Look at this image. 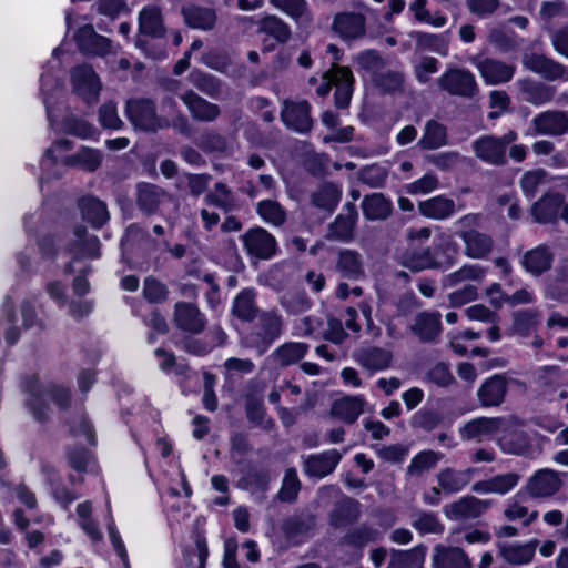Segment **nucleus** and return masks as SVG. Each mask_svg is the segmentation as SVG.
<instances>
[{
    "mask_svg": "<svg viewBox=\"0 0 568 568\" xmlns=\"http://www.w3.org/2000/svg\"><path fill=\"white\" fill-rule=\"evenodd\" d=\"M22 389L29 395L26 405L38 422L42 423L49 419L50 406L45 403V398L51 399L62 410L71 406V389L63 384L55 382L41 384L39 377L32 375L23 379Z\"/></svg>",
    "mask_w": 568,
    "mask_h": 568,
    "instance_id": "1",
    "label": "nucleus"
},
{
    "mask_svg": "<svg viewBox=\"0 0 568 568\" xmlns=\"http://www.w3.org/2000/svg\"><path fill=\"white\" fill-rule=\"evenodd\" d=\"M481 213H468L455 221V234L464 243V254L474 260L487 258L494 250V239L478 231L481 225Z\"/></svg>",
    "mask_w": 568,
    "mask_h": 568,
    "instance_id": "2",
    "label": "nucleus"
},
{
    "mask_svg": "<svg viewBox=\"0 0 568 568\" xmlns=\"http://www.w3.org/2000/svg\"><path fill=\"white\" fill-rule=\"evenodd\" d=\"M125 113L136 130L154 133L169 128V120L158 114L155 102L148 98L129 99Z\"/></svg>",
    "mask_w": 568,
    "mask_h": 568,
    "instance_id": "3",
    "label": "nucleus"
},
{
    "mask_svg": "<svg viewBox=\"0 0 568 568\" xmlns=\"http://www.w3.org/2000/svg\"><path fill=\"white\" fill-rule=\"evenodd\" d=\"M139 33L135 38V45L142 50L148 57L160 59L163 57L162 50H150L149 41L141 36H149L152 38H163L165 34V27L163 22L162 12L159 7L150 4L144 7L139 13Z\"/></svg>",
    "mask_w": 568,
    "mask_h": 568,
    "instance_id": "4",
    "label": "nucleus"
},
{
    "mask_svg": "<svg viewBox=\"0 0 568 568\" xmlns=\"http://www.w3.org/2000/svg\"><path fill=\"white\" fill-rule=\"evenodd\" d=\"M516 140L517 133L513 130L501 136L481 135L473 142V151L485 163L504 165L507 162V148Z\"/></svg>",
    "mask_w": 568,
    "mask_h": 568,
    "instance_id": "5",
    "label": "nucleus"
},
{
    "mask_svg": "<svg viewBox=\"0 0 568 568\" xmlns=\"http://www.w3.org/2000/svg\"><path fill=\"white\" fill-rule=\"evenodd\" d=\"M257 331L251 334V346L263 355L283 332V318L276 311L258 313Z\"/></svg>",
    "mask_w": 568,
    "mask_h": 568,
    "instance_id": "6",
    "label": "nucleus"
},
{
    "mask_svg": "<svg viewBox=\"0 0 568 568\" xmlns=\"http://www.w3.org/2000/svg\"><path fill=\"white\" fill-rule=\"evenodd\" d=\"M400 264L412 272L428 268L446 271L455 264V260L452 256L440 258L437 250L430 247H417L404 252Z\"/></svg>",
    "mask_w": 568,
    "mask_h": 568,
    "instance_id": "7",
    "label": "nucleus"
},
{
    "mask_svg": "<svg viewBox=\"0 0 568 568\" xmlns=\"http://www.w3.org/2000/svg\"><path fill=\"white\" fill-rule=\"evenodd\" d=\"M562 487L560 474L551 468L536 470L523 487V493L531 499H548Z\"/></svg>",
    "mask_w": 568,
    "mask_h": 568,
    "instance_id": "8",
    "label": "nucleus"
},
{
    "mask_svg": "<svg viewBox=\"0 0 568 568\" xmlns=\"http://www.w3.org/2000/svg\"><path fill=\"white\" fill-rule=\"evenodd\" d=\"M437 83L452 95L473 98L478 92L475 75L466 69L449 68L438 78Z\"/></svg>",
    "mask_w": 568,
    "mask_h": 568,
    "instance_id": "9",
    "label": "nucleus"
},
{
    "mask_svg": "<svg viewBox=\"0 0 568 568\" xmlns=\"http://www.w3.org/2000/svg\"><path fill=\"white\" fill-rule=\"evenodd\" d=\"M246 253L257 260H271L277 252L275 237L261 226L248 229L241 236Z\"/></svg>",
    "mask_w": 568,
    "mask_h": 568,
    "instance_id": "10",
    "label": "nucleus"
},
{
    "mask_svg": "<svg viewBox=\"0 0 568 568\" xmlns=\"http://www.w3.org/2000/svg\"><path fill=\"white\" fill-rule=\"evenodd\" d=\"M71 84L73 92L88 103L97 102L101 91V82L93 68L80 64L71 70Z\"/></svg>",
    "mask_w": 568,
    "mask_h": 568,
    "instance_id": "11",
    "label": "nucleus"
},
{
    "mask_svg": "<svg viewBox=\"0 0 568 568\" xmlns=\"http://www.w3.org/2000/svg\"><path fill=\"white\" fill-rule=\"evenodd\" d=\"M281 120L291 130L305 134L313 126L311 105L306 100H285L281 111Z\"/></svg>",
    "mask_w": 568,
    "mask_h": 568,
    "instance_id": "12",
    "label": "nucleus"
},
{
    "mask_svg": "<svg viewBox=\"0 0 568 568\" xmlns=\"http://www.w3.org/2000/svg\"><path fill=\"white\" fill-rule=\"evenodd\" d=\"M78 49L89 55L104 57L113 52L112 41L95 32L92 24H85L73 36Z\"/></svg>",
    "mask_w": 568,
    "mask_h": 568,
    "instance_id": "13",
    "label": "nucleus"
},
{
    "mask_svg": "<svg viewBox=\"0 0 568 568\" xmlns=\"http://www.w3.org/2000/svg\"><path fill=\"white\" fill-rule=\"evenodd\" d=\"M491 500H483L474 496H464L446 505L443 511L452 520L476 519L491 506Z\"/></svg>",
    "mask_w": 568,
    "mask_h": 568,
    "instance_id": "14",
    "label": "nucleus"
},
{
    "mask_svg": "<svg viewBox=\"0 0 568 568\" xmlns=\"http://www.w3.org/2000/svg\"><path fill=\"white\" fill-rule=\"evenodd\" d=\"M531 128L539 135H565L568 133V112L561 110L544 111L531 120Z\"/></svg>",
    "mask_w": 568,
    "mask_h": 568,
    "instance_id": "15",
    "label": "nucleus"
},
{
    "mask_svg": "<svg viewBox=\"0 0 568 568\" xmlns=\"http://www.w3.org/2000/svg\"><path fill=\"white\" fill-rule=\"evenodd\" d=\"M525 68L541 75L548 81L568 80L567 69L564 64L544 54L528 53L523 57Z\"/></svg>",
    "mask_w": 568,
    "mask_h": 568,
    "instance_id": "16",
    "label": "nucleus"
},
{
    "mask_svg": "<svg viewBox=\"0 0 568 568\" xmlns=\"http://www.w3.org/2000/svg\"><path fill=\"white\" fill-rule=\"evenodd\" d=\"M173 322L181 331L200 334L205 325L206 318L199 307L189 302H178L174 306Z\"/></svg>",
    "mask_w": 568,
    "mask_h": 568,
    "instance_id": "17",
    "label": "nucleus"
},
{
    "mask_svg": "<svg viewBox=\"0 0 568 568\" xmlns=\"http://www.w3.org/2000/svg\"><path fill=\"white\" fill-rule=\"evenodd\" d=\"M342 459V454L336 449L320 454H312L303 462V471L310 478L322 479L332 474Z\"/></svg>",
    "mask_w": 568,
    "mask_h": 568,
    "instance_id": "18",
    "label": "nucleus"
},
{
    "mask_svg": "<svg viewBox=\"0 0 568 568\" xmlns=\"http://www.w3.org/2000/svg\"><path fill=\"white\" fill-rule=\"evenodd\" d=\"M470 62L477 68L485 82L493 85L508 82L515 72L513 65L491 58L473 57Z\"/></svg>",
    "mask_w": 568,
    "mask_h": 568,
    "instance_id": "19",
    "label": "nucleus"
},
{
    "mask_svg": "<svg viewBox=\"0 0 568 568\" xmlns=\"http://www.w3.org/2000/svg\"><path fill=\"white\" fill-rule=\"evenodd\" d=\"M509 379L504 374L487 378L477 390V399L483 407L500 406L508 392Z\"/></svg>",
    "mask_w": 568,
    "mask_h": 568,
    "instance_id": "20",
    "label": "nucleus"
},
{
    "mask_svg": "<svg viewBox=\"0 0 568 568\" xmlns=\"http://www.w3.org/2000/svg\"><path fill=\"white\" fill-rule=\"evenodd\" d=\"M332 29L344 40H354L366 32V18L359 12H339L335 14Z\"/></svg>",
    "mask_w": 568,
    "mask_h": 568,
    "instance_id": "21",
    "label": "nucleus"
},
{
    "mask_svg": "<svg viewBox=\"0 0 568 568\" xmlns=\"http://www.w3.org/2000/svg\"><path fill=\"white\" fill-rule=\"evenodd\" d=\"M180 99L195 121L213 122L221 114V109L217 104L209 102L193 90H186L181 94Z\"/></svg>",
    "mask_w": 568,
    "mask_h": 568,
    "instance_id": "22",
    "label": "nucleus"
},
{
    "mask_svg": "<svg viewBox=\"0 0 568 568\" xmlns=\"http://www.w3.org/2000/svg\"><path fill=\"white\" fill-rule=\"evenodd\" d=\"M329 81H333L335 87V105L339 109L348 106L354 89V78L351 69L333 64L329 69Z\"/></svg>",
    "mask_w": 568,
    "mask_h": 568,
    "instance_id": "23",
    "label": "nucleus"
},
{
    "mask_svg": "<svg viewBox=\"0 0 568 568\" xmlns=\"http://www.w3.org/2000/svg\"><path fill=\"white\" fill-rule=\"evenodd\" d=\"M73 240L69 244L70 252L75 258L100 257V240L97 235L88 234L83 225H74Z\"/></svg>",
    "mask_w": 568,
    "mask_h": 568,
    "instance_id": "24",
    "label": "nucleus"
},
{
    "mask_svg": "<svg viewBox=\"0 0 568 568\" xmlns=\"http://www.w3.org/2000/svg\"><path fill=\"white\" fill-rule=\"evenodd\" d=\"M503 424L500 417H478L467 422L459 429L462 439L481 442L498 433Z\"/></svg>",
    "mask_w": 568,
    "mask_h": 568,
    "instance_id": "25",
    "label": "nucleus"
},
{
    "mask_svg": "<svg viewBox=\"0 0 568 568\" xmlns=\"http://www.w3.org/2000/svg\"><path fill=\"white\" fill-rule=\"evenodd\" d=\"M344 213L338 214L328 226V240L348 242L353 239L354 227L357 222L358 213L353 203L344 205Z\"/></svg>",
    "mask_w": 568,
    "mask_h": 568,
    "instance_id": "26",
    "label": "nucleus"
},
{
    "mask_svg": "<svg viewBox=\"0 0 568 568\" xmlns=\"http://www.w3.org/2000/svg\"><path fill=\"white\" fill-rule=\"evenodd\" d=\"M474 468L455 469L446 467L436 475L437 485L447 495L462 491L471 481L475 474Z\"/></svg>",
    "mask_w": 568,
    "mask_h": 568,
    "instance_id": "27",
    "label": "nucleus"
},
{
    "mask_svg": "<svg viewBox=\"0 0 568 568\" xmlns=\"http://www.w3.org/2000/svg\"><path fill=\"white\" fill-rule=\"evenodd\" d=\"M554 253L546 244L526 251L521 256V266L531 276H540L551 268Z\"/></svg>",
    "mask_w": 568,
    "mask_h": 568,
    "instance_id": "28",
    "label": "nucleus"
},
{
    "mask_svg": "<svg viewBox=\"0 0 568 568\" xmlns=\"http://www.w3.org/2000/svg\"><path fill=\"white\" fill-rule=\"evenodd\" d=\"M409 328L422 343H434L442 332L440 314L438 312H420Z\"/></svg>",
    "mask_w": 568,
    "mask_h": 568,
    "instance_id": "29",
    "label": "nucleus"
},
{
    "mask_svg": "<svg viewBox=\"0 0 568 568\" xmlns=\"http://www.w3.org/2000/svg\"><path fill=\"white\" fill-rule=\"evenodd\" d=\"M169 197V193L156 184L141 182L136 185V205L148 215L156 213Z\"/></svg>",
    "mask_w": 568,
    "mask_h": 568,
    "instance_id": "30",
    "label": "nucleus"
},
{
    "mask_svg": "<svg viewBox=\"0 0 568 568\" xmlns=\"http://www.w3.org/2000/svg\"><path fill=\"white\" fill-rule=\"evenodd\" d=\"M361 517V505L357 500L344 496L334 504L328 514V523L335 528H339L357 521Z\"/></svg>",
    "mask_w": 568,
    "mask_h": 568,
    "instance_id": "31",
    "label": "nucleus"
},
{
    "mask_svg": "<svg viewBox=\"0 0 568 568\" xmlns=\"http://www.w3.org/2000/svg\"><path fill=\"white\" fill-rule=\"evenodd\" d=\"M207 206L220 209L224 214H231L240 209L235 193L223 182H216L212 191L204 195Z\"/></svg>",
    "mask_w": 568,
    "mask_h": 568,
    "instance_id": "32",
    "label": "nucleus"
},
{
    "mask_svg": "<svg viewBox=\"0 0 568 568\" xmlns=\"http://www.w3.org/2000/svg\"><path fill=\"white\" fill-rule=\"evenodd\" d=\"M184 22L193 29L212 30L216 23V11L213 8L187 3L182 7Z\"/></svg>",
    "mask_w": 568,
    "mask_h": 568,
    "instance_id": "33",
    "label": "nucleus"
},
{
    "mask_svg": "<svg viewBox=\"0 0 568 568\" xmlns=\"http://www.w3.org/2000/svg\"><path fill=\"white\" fill-rule=\"evenodd\" d=\"M82 219L93 229H101L110 219L106 204L95 196H83L78 201Z\"/></svg>",
    "mask_w": 568,
    "mask_h": 568,
    "instance_id": "34",
    "label": "nucleus"
},
{
    "mask_svg": "<svg viewBox=\"0 0 568 568\" xmlns=\"http://www.w3.org/2000/svg\"><path fill=\"white\" fill-rule=\"evenodd\" d=\"M342 197V189L333 182L320 184L310 194L311 204L324 212L332 213L338 205Z\"/></svg>",
    "mask_w": 568,
    "mask_h": 568,
    "instance_id": "35",
    "label": "nucleus"
},
{
    "mask_svg": "<svg viewBox=\"0 0 568 568\" xmlns=\"http://www.w3.org/2000/svg\"><path fill=\"white\" fill-rule=\"evenodd\" d=\"M256 295V291L252 287L239 292L232 303V315L242 322H253L260 313Z\"/></svg>",
    "mask_w": 568,
    "mask_h": 568,
    "instance_id": "36",
    "label": "nucleus"
},
{
    "mask_svg": "<svg viewBox=\"0 0 568 568\" xmlns=\"http://www.w3.org/2000/svg\"><path fill=\"white\" fill-rule=\"evenodd\" d=\"M538 540L534 539L526 544H499L500 557L510 565H527L529 564L536 552Z\"/></svg>",
    "mask_w": 568,
    "mask_h": 568,
    "instance_id": "37",
    "label": "nucleus"
},
{
    "mask_svg": "<svg viewBox=\"0 0 568 568\" xmlns=\"http://www.w3.org/2000/svg\"><path fill=\"white\" fill-rule=\"evenodd\" d=\"M336 271L347 280H361L365 276L362 255L354 250L343 248L338 252Z\"/></svg>",
    "mask_w": 568,
    "mask_h": 568,
    "instance_id": "38",
    "label": "nucleus"
},
{
    "mask_svg": "<svg viewBox=\"0 0 568 568\" xmlns=\"http://www.w3.org/2000/svg\"><path fill=\"white\" fill-rule=\"evenodd\" d=\"M310 346L302 342H286L275 348L268 359L278 367H288L298 363L306 355Z\"/></svg>",
    "mask_w": 568,
    "mask_h": 568,
    "instance_id": "39",
    "label": "nucleus"
},
{
    "mask_svg": "<svg viewBox=\"0 0 568 568\" xmlns=\"http://www.w3.org/2000/svg\"><path fill=\"white\" fill-rule=\"evenodd\" d=\"M434 568H470L471 562L459 547L436 546L433 555Z\"/></svg>",
    "mask_w": 568,
    "mask_h": 568,
    "instance_id": "40",
    "label": "nucleus"
},
{
    "mask_svg": "<svg viewBox=\"0 0 568 568\" xmlns=\"http://www.w3.org/2000/svg\"><path fill=\"white\" fill-rule=\"evenodd\" d=\"M365 404L362 396H345L334 402L331 414L346 424H353L363 414Z\"/></svg>",
    "mask_w": 568,
    "mask_h": 568,
    "instance_id": "41",
    "label": "nucleus"
},
{
    "mask_svg": "<svg viewBox=\"0 0 568 568\" xmlns=\"http://www.w3.org/2000/svg\"><path fill=\"white\" fill-rule=\"evenodd\" d=\"M355 358L361 366L375 372L388 368L393 359V354L388 349L371 346L359 349L355 354Z\"/></svg>",
    "mask_w": 568,
    "mask_h": 568,
    "instance_id": "42",
    "label": "nucleus"
},
{
    "mask_svg": "<svg viewBox=\"0 0 568 568\" xmlns=\"http://www.w3.org/2000/svg\"><path fill=\"white\" fill-rule=\"evenodd\" d=\"M103 160L100 150L90 146H81L75 153L62 159V164L68 168H80L87 172L97 171Z\"/></svg>",
    "mask_w": 568,
    "mask_h": 568,
    "instance_id": "43",
    "label": "nucleus"
},
{
    "mask_svg": "<svg viewBox=\"0 0 568 568\" xmlns=\"http://www.w3.org/2000/svg\"><path fill=\"white\" fill-rule=\"evenodd\" d=\"M418 211L423 216L440 221L454 215L456 205L452 199L438 195L419 202Z\"/></svg>",
    "mask_w": 568,
    "mask_h": 568,
    "instance_id": "44",
    "label": "nucleus"
},
{
    "mask_svg": "<svg viewBox=\"0 0 568 568\" xmlns=\"http://www.w3.org/2000/svg\"><path fill=\"white\" fill-rule=\"evenodd\" d=\"M427 548L423 545L409 550L392 549L386 568H423Z\"/></svg>",
    "mask_w": 568,
    "mask_h": 568,
    "instance_id": "45",
    "label": "nucleus"
},
{
    "mask_svg": "<svg viewBox=\"0 0 568 568\" xmlns=\"http://www.w3.org/2000/svg\"><path fill=\"white\" fill-rule=\"evenodd\" d=\"M561 206L562 196L560 194L545 195L532 205L531 214L538 223H552L557 220Z\"/></svg>",
    "mask_w": 568,
    "mask_h": 568,
    "instance_id": "46",
    "label": "nucleus"
},
{
    "mask_svg": "<svg viewBox=\"0 0 568 568\" xmlns=\"http://www.w3.org/2000/svg\"><path fill=\"white\" fill-rule=\"evenodd\" d=\"M541 322V312L536 308H525L514 312L511 315V333L521 337H528Z\"/></svg>",
    "mask_w": 568,
    "mask_h": 568,
    "instance_id": "47",
    "label": "nucleus"
},
{
    "mask_svg": "<svg viewBox=\"0 0 568 568\" xmlns=\"http://www.w3.org/2000/svg\"><path fill=\"white\" fill-rule=\"evenodd\" d=\"M362 210L367 220L384 221L392 214V202L382 193H373L363 199Z\"/></svg>",
    "mask_w": 568,
    "mask_h": 568,
    "instance_id": "48",
    "label": "nucleus"
},
{
    "mask_svg": "<svg viewBox=\"0 0 568 568\" xmlns=\"http://www.w3.org/2000/svg\"><path fill=\"white\" fill-rule=\"evenodd\" d=\"M382 538V532L367 525L362 524L347 531L342 538V544L352 548L362 549L368 544L376 542Z\"/></svg>",
    "mask_w": 568,
    "mask_h": 568,
    "instance_id": "49",
    "label": "nucleus"
},
{
    "mask_svg": "<svg viewBox=\"0 0 568 568\" xmlns=\"http://www.w3.org/2000/svg\"><path fill=\"white\" fill-rule=\"evenodd\" d=\"M447 144L446 126L436 120L425 123L423 136L417 142L422 150H435Z\"/></svg>",
    "mask_w": 568,
    "mask_h": 568,
    "instance_id": "50",
    "label": "nucleus"
},
{
    "mask_svg": "<svg viewBox=\"0 0 568 568\" xmlns=\"http://www.w3.org/2000/svg\"><path fill=\"white\" fill-rule=\"evenodd\" d=\"M524 101L534 105H542L555 97V88L541 82L524 81L520 87Z\"/></svg>",
    "mask_w": 568,
    "mask_h": 568,
    "instance_id": "51",
    "label": "nucleus"
},
{
    "mask_svg": "<svg viewBox=\"0 0 568 568\" xmlns=\"http://www.w3.org/2000/svg\"><path fill=\"white\" fill-rule=\"evenodd\" d=\"M315 527V517L312 515H294L286 518L281 529L288 540H296L308 534Z\"/></svg>",
    "mask_w": 568,
    "mask_h": 568,
    "instance_id": "52",
    "label": "nucleus"
},
{
    "mask_svg": "<svg viewBox=\"0 0 568 568\" xmlns=\"http://www.w3.org/2000/svg\"><path fill=\"white\" fill-rule=\"evenodd\" d=\"M189 81L194 88L212 99H217L224 87L222 80L213 74L205 73L200 70H193L190 72Z\"/></svg>",
    "mask_w": 568,
    "mask_h": 568,
    "instance_id": "53",
    "label": "nucleus"
},
{
    "mask_svg": "<svg viewBox=\"0 0 568 568\" xmlns=\"http://www.w3.org/2000/svg\"><path fill=\"white\" fill-rule=\"evenodd\" d=\"M371 81L381 93L394 94L404 91L405 75L397 70L384 71L383 69L381 72L376 73Z\"/></svg>",
    "mask_w": 568,
    "mask_h": 568,
    "instance_id": "54",
    "label": "nucleus"
},
{
    "mask_svg": "<svg viewBox=\"0 0 568 568\" xmlns=\"http://www.w3.org/2000/svg\"><path fill=\"white\" fill-rule=\"evenodd\" d=\"M408 12L418 23H426L434 28H443L447 23V18L440 12L430 13L428 0H410Z\"/></svg>",
    "mask_w": 568,
    "mask_h": 568,
    "instance_id": "55",
    "label": "nucleus"
},
{
    "mask_svg": "<svg viewBox=\"0 0 568 568\" xmlns=\"http://www.w3.org/2000/svg\"><path fill=\"white\" fill-rule=\"evenodd\" d=\"M410 37L420 50H428L443 57L448 54L449 40L446 34L414 31Z\"/></svg>",
    "mask_w": 568,
    "mask_h": 568,
    "instance_id": "56",
    "label": "nucleus"
},
{
    "mask_svg": "<svg viewBox=\"0 0 568 568\" xmlns=\"http://www.w3.org/2000/svg\"><path fill=\"white\" fill-rule=\"evenodd\" d=\"M412 527L420 535H440L444 532V525L438 516L432 511L418 510L413 515Z\"/></svg>",
    "mask_w": 568,
    "mask_h": 568,
    "instance_id": "57",
    "label": "nucleus"
},
{
    "mask_svg": "<svg viewBox=\"0 0 568 568\" xmlns=\"http://www.w3.org/2000/svg\"><path fill=\"white\" fill-rule=\"evenodd\" d=\"M258 31L265 33L281 43L291 38V29L286 22L276 16H265L258 22Z\"/></svg>",
    "mask_w": 568,
    "mask_h": 568,
    "instance_id": "58",
    "label": "nucleus"
},
{
    "mask_svg": "<svg viewBox=\"0 0 568 568\" xmlns=\"http://www.w3.org/2000/svg\"><path fill=\"white\" fill-rule=\"evenodd\" d=\"M443 454L434 450H423L413 457L407 466V475L418 477L425 471L436 467L437 463L443 458Z\"/></svg>",
    "mask_w": 568,
    "mask_h": 568,
    "instance_id": "59",
    "label": "nucleus"
},
{
    "mask_svg": "<svg viewBox=\"0 0 568 568\" xmlns=\"http://www.w3.org/2000/svg\"><path fill=\"white\" fill-rule=\"evenodd\" d=\"M354 62L358 69L367 73L371 80L386 67L385 59L381 55L377 50L368 49L359 52L355 58Z\"/></svg>",
    "mask_w": 568,
    "mask_h": 568,
    "instance_id": "60",
    "label": "nucleus"
},
{
    "mask_svg": "<svg viewBox=\"0 0 568 568\" xmlns=\"http://www.w3.org/2000/svg\"><path fill=\"white\" fill-rule=\"evenodd\" d=\"M487 41L504 53L515 51L520 45V41L515 36L508 33L501 24L489 30Z\"/></svg>",
    "mask_w": 568,
    "mask_h": 568,
    "instance_id": "61",
    "label": "nucleus"
},
{
    "mask_svg": "<svg viewBox=\"0 0 568 568\" xmlns=\"http://www.w3.org/2000/svg\"><path fill=\"white\" fill-rule=\"evenodd\" d=\"M280 304L291 315H300L311 310L313 303L305 292H288L281 296Z\"/></svg>",
    "mask_w": 568,
    "mask_h": 568,
    "instance_id": "62",
    "label": "nucleus"
},
{
    "mask_svg": "<svg viewBox=\"0 0 568 568\" xmlns=\"http://www.w3.org/2000/svg\"><path fill=\"white\" fill-rule=\"evenodd\" d=\"M485 275V268L479 265L467 264L459 270L447 274L442 283L445 287H453L466 281H480Z\"/></svg>",
    "mask_w": 568,
    "mask_h": 568,
    "instance_id": "63",
    "label": "nucleus"
},
{
    "mask_svg": "<svg viewBox=\"0 0 568 568\" xmlns=\"http://www.w3.org/2000/svg\"><path fill=\"white\" fill-rule=\"evenodd\" d=\"M256 212L262 220L274 226H281L286 221V211L278 202L273 200L260 201L256 205Z\"/></svg>",
    "mask_w": 568,
    "mask_h": 568,
    "instance_id": "64",
    "label": "nucleus"
}]
</instances>
